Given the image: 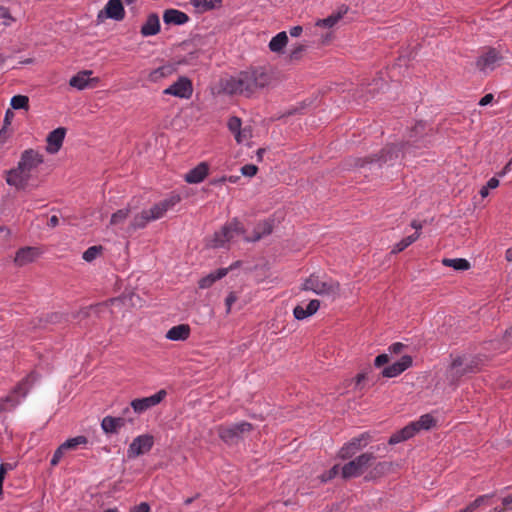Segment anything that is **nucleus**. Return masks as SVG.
<instances>
[{
    "mask_svg": "<svg viewBox=\"0 0 512 512\" xmlns=\"http://www.w3.org/2000/svg\"><path fill=\"white\" fill-rule=\"evenodd\" d=\"M124 18L125 9L122 0H108L105 7L97 14L98 22H103L105 19L122 21Z\"/></svg>",
    "mask_w": 512,
    "mask_h": 512,
    "instance_id": "9d476101",
    "label": "nucleus"
},
{
    "mask_svg": "<svg viewBox=\"0 0 512 512\" xmlns=\"http://www.w3.org/2000/svg\"><path fill=\"white\" fill-rule=\"evenodd\" d=\"M0 467H3V468H4V471H6V473H7L8 471L13 470L14 465H13V464H11V463H2V464L0 465Z\"/></svg>",
    "mask_w": 512,
    "mask_h": 512,
    "instance_id": "0e129e2a",
    "label": "nucleus"
},
{
    "mask_svg": "<svg viewBox=\"0 0 512 512\" xmlns=\"http://www.w3.org/2000/svg\"><path fill=\"white\" fill-rule=\"evenodd\" d=\"M389 361L387 354H380L375 358L374 364L376 367H381Z\"/></svg>",
    "mask_w": 512,
    "mask_h": 512,
    "instance_id": "09e8293b",
    "label": "nucleus"
},
{
    "mask_svg": "<svg viewBox=\"0 0 512 512\" xmlns=\"http://www.w3.org/2000/svg\"><path fill=\"white\" fill-rule=\"evenodd\" d=\"M251 424L248 422H240L220 430V437L225 442H233L246 432L251 430Z\"/></svg>",
    "mask_w": 512,
    "mask_h": 512,
    "instance_id": "2eb2a0df",
    "label": "nucleus"
},
{
    "mask_svg": "<svg viewBox=\"0 0 512 512\" xmlns=\"http://www.w3.org/2000/svg\"><path fill=\"white\" fill-rule=\"evenodd\" d=\"M6 471H4L3 467H0V495L2 494L3 482L5 479Z\"/></svg>",
    "mask_w": 512,
    "mask_h": 512,
    "instance_id": "13d9d810",
    "label": "nucleus"
},
{
    "mask_svg": "<svg viewBox=\"0 0 512 512\" xmlns=\"http://www.w3.org/2000/svg\"><path fill=\"white\" fill-rule=\"evenodd\" d=\"M13 117H14L13 111L11 109L6 110L5 116H4V127L5 128L11 124Z\"/></svg>",
    "mask_w": 512,
    "mask_h": 512,
    "instance_id": "3c124183",
    "label": "nucleus"
},
{
    "mask_svg": "<svg viewBox=\"0 0 512 512\" xmlns=\"http://www.w3.org/2000/svg\"><path fill=\"white\" fill-rule=\"evenodd\" d=\"M2 233L5 234L6 237H9L11 232H10V230L7 227L0 226V235Z\"/></svg>",
    "mask_w": 512,
    "mask_h": 512,
    "instance_id": "774afa93",
    "label": "nucleus"
},
{
    "mask_svg": "<svg viewBox=\"0 0 512 512\" xmlns=\"http://www.w3.org/2000/svg\"><path fill=\"white\" fill-rule=\"evenodd\" d=\"M303 31V28L301 26H294L289 30V34L292 37H299Z\"/></svg>",
    "mask_w": 512,
    "mask_h": 512,
    "instance_id": "603ef678",
    "label": "nucleus"
},
{
    "mask_svg": "<svg viewBox=\"0 0 512 512\" xmlns=\"http://www.w3.org/2000/svg\"><path fill=\"white\" fill-rule=\"evenodd\" d=\"M42 254V251L37 247H23L20 248L15 255L14 263L17 266H25L27 264H30L34 262L40 255Z\"/></svg>",
    "mask_w": 512,
    "mask_h": 512,
    "instance_id": "f3484780",
    "label": "nucleus"
},
{
    "mask_svg": "<svg viewBox=\"0 0 512 512\" xmlns=\"http://www.w3.org/2000/svg\"><path fill=\"white\" fill-rule=\"evenodd\" d=\"M480 359L470 355H463L453 360L451 374L461 376L466 373L475 372L479 369Z\"/></svg>",
    "mask_w": 512,
    "mask_h": 512,
    "instance_id": "6e6552de",
    "label": "nucleus"
},
{
    "mask_svg": "<svg viewBox=\"0 0 512 512\" xmlns=\"http://www.w3.org/2000/svg\"><path fill=\"white\" fill-rule=\"evenodd\" d=\"M166 24L183 25L188 22L189 17L182 11L176 9H168L163 15Z\"/></svg>",
    "mask_w": 512,
    "mask_h": 512,
    "instance_id": "c756f323",
    "label": "nucleus"
},
{
    "mask_svg": "<svg viewBox=\"0 0 512 512\" xmlns=\"http://www.w3.org/2000/svg\"><path fill=\"white\" fill-rule=\"evenodd\" d=\"M160 31V20L157 14L151 13L141 27L143 37L154 36Z\"/></svg>",
    "mask_w": 512,
    "mask_h": 512,
    "instance_id": "a878e982",
    "label": "nucleus"
},
{
    "mask_svg": "<svg viewBox=\"0 0 512 512\" xmlns=\"http://www.w3.org/2000/svg\"><path fill=\"white\" fill-rule=\"evenodd\" d=\"M419 431L431 429L436 421L431 414L422 415L417 421H415Z\"/></svg>",
    "mask_w": 512,
    "mask_h": 512,
    "instance_id": "4c0bfd02",
    "label": "nucleus"
},
{
    "mask_svg": "<svg viewBox=\"0 0 512 512\" xmlns=\"http://www.w3.org/2000/svg\"><path fill=\"white\" fill-rule=\"evenodd\" d=\"M66 135V129L59 127L51 131L47 136L46 151L50 154L57 153L64 141Z\"/></svg>",
    "mask_w": 512,
    "mask_h": 512,
    "instance_id": "6ab92c4d",
    "label": "nucleus"
},
{
    "mask_svg": "<svg viewBox=\"0 0 512 512\" xmlns=\"http://www.w3.org/2000/svg\"><path fill=\"white\" fill-rule=\"evenodd\" d=\"M412 364V358L408 355L401 357L400 360L384 368L382 374L387 378H393L400 375Z\"/></svg>",
    "mask_w": 512,
    "mask_h": 512,
    "instance_id": "aec40b11",
    "label": "nucleus"
},
{
    "mask_svg": "<svg viewBox=\"0 0 512 512\" xmlns=\"http://www.w3.org/2000/svg\"><path fill=\"white\" fill-rule=\"evenodd\" d=\"M304 49V46L303 45H298L297 47H295L292 52H291V57H296L299 53H301Z\"/></svg>",
    "mask_w": 512,
    "mask_h": 512,
    "instance_id": "052dcab7",
    "label": "nucleus"
},
{
    "mask_svg": "<svg viewBox=\"0 0 512 512\" xmlns=\"http://www.w3.org/2000/svg\"><path fill=\"white\" fill-rule=\"evenodd\" d=\"M492 100H493V95L492 94H486L479 101V105L480 106H486V105L490 104L492 102Z\"/></svg>",
    "mask_w": 512,
    "mask_h": 512,
    "instance_id": "864d4df0",
    "label": "nucleus"
},
{
    "mask_svg": "<svg viewBox=\"0 0 512 512\" xmlns=\"http://www.w3.org/2000/svg\"><path fill=\"white\" fill-rule=\"evenodd\" d=\"M231 268H232V266L230 267V269ZM228 271H229V268H220L217 271L208 274L207 276L203 277L199 281V287L201 289H206V288L211 287L215 281L225 277L227 275Z\"/></svg>",
    "mask_w": 512,
    "mask_h": 512,
    "instance_id": "2f4dec72",
    "label": "nucleus"
},
{
    "mask_svg": "<svg viewBox=\"0 0 512 512\" xmlns=\"http://www.w3.org/2000/svg\"><path fill=\"white\" fill-rule=\"evenodd\" d=\"M88 443V439L85 436H76L73 438L67 439L65 442H63L62 448L65 449V451L73 450L78 448L79 446H86Z\"/></svg>",
    "mask_w": 512,
    "mask_h": 512,
    "instance_id": "f704fd0d",
    "label": "nucleus"
},
{
    "mask_svg": "<svg viewBox=\"0 0 512 512\" xmlns=\"http://www.w3.org/2000/svg\"><path fill=\"white\" fill-rule=\"evenodd\" d=\"M237 300V297L234 293H229V295L226 297L225 305H226V312L229 313L231 311V307L233 303H235Z\"/></svg>",
    "mask_w": 512,
    "mask_h": 512,
    "instance_id": "de8ad7c7",
    "label": "nucleus"
},
{
    "mask_svg": "<svg viewBox=\"0 0 512 512\" xmlns=\"http://www.w3.org/2000/svg\"><path fill=\"white\" fill-rule=\"evenodd\" d=\"M15 21L10 10L5 6H0V26L10 27Z\"/></svg>",
    "mask_w": 512,
    "mask_h": 512,
    "instance_id": "58836bf2",
    "label": "nucleus"
},
{
    "mask_svg": "<svg viewBox=\"0 0 512 512\" xmlns=\"http://www.w3.org/2000/svg\"><path fill=\"white\" fill-rule=\"evenodd\" d=\"M191 328L188 324H179L171 327L165 334L170 341H185L189 338Z\"/></svg>",
    "mask_w": 512,
    "mask_h": 512,
    "instance_id": "5701e85b",
    "label": "nucleus"
},
{
    "mask_svg": "<svg viewBox=\"0 0 512 512\" xmlns=\"http://www.w3.org/2000/svg\"><path fill=\"white\" fill-rule=\"evenodd\" d=\"M486 186L490 189H495L499 186V180L496 177H492L488 180Z\"/></svg>",
    "mask_w": 512,
    "mask_h": 512,
    "instance_id": "5fc2aeb1",
    "label": "nucleus"
},
{
    "mask_svg": "<svg viewBox=\"0 0 512 512\" xmlns=\"http://www.w3.org/2000/svg\"><path fill=\"white\" fill-rule=\"evenodd\" d=\"M58 224H59L58 217L56 215L51 216L49 221H48V225L50 227H56Z\"/></svg>",
    "mask_w": 512,
    "mask_h": 512,
    "instance_id": "bf43d9fd",
    "label": "nucleus"
},
{
    "mask_svg": "<svg viewBox=\"0 0 512 512\" xmlns=\"http://www.w3.org/2000/svg\"><path fill=\"white\" fill-rule=\"evenodd\" d=\"M10 105L14 110H27L29 108V98L25 95H15L11 98Z\"/></svg>",
    "mask_w": 512,
    "mask_h": 512,
    "instance_id": "e433bc0d",
    "label": "nucleus"
},
{
    "mask_svg": "<svg viewBox=\"0 0 512 512\" xmlns=\"http://www.w3.org/2000/svg\"><path fill=\"white\" fill-rule=\"evenodd\" d=\"M442 264L457 271H466L471 267L469 261L464 258H444Z\"/></svg>",
    "mask_w": 512,
    "mask_h": 512,
    "instance_id": "72a5a7b5",
    "label": "nucleus"
},
{
    "mask_svg": "<svg viewBox=\"0 0 512 512\" xmlns=\"http://www.w3.org/2000/svg\"><path fill=\"white\" fill-rule=\"evenodd\" d=\"M154 438L150 434H142L133 439L127 450L128 458H136L151 450Z\"/></svg>",
    "mask_w": 512,
    "mask_h": 512,
    "instance_id": "9b49d317",
    "label": "nucleus"
},
{
    "mask_svg": "<svg viewBox=\"0 0 512 512\" xmlns=\"http://www.w3.org/2000/svg\"><path fill=\"white\" fill-rule=\"evenodd\" d=\"M209 165L206 162L199 163L196 167L189 170L184 179L189 184L201 183L208 175Z\"/></svg>",
    "mask_w": 512,
    "mask_h": 512,
    "instance_id": "4be33fe9",
    "label": "nucleus"
},
{
    "mask_svg": "<svg viewBox=\"0 0 512 512\" xmlns=\"http://www.w3.org/2000/svg\"><path fill=\"white\" fill-rule=\"evenodd\" d=\"M163 94L171 95L180 99H189L193 94V85L191 80L186 76H181L163 90Z\"/></svg>",
    "mask_w": 512,
    "mask_h": 512,
    "instance_id": "1a4fd4ad",
    "label": "nucleus"
},
{
    "mask_svg": "<svg viewBox=\"0 0 512 512\" xmlns=\"http://www.w3.org/2000/svg\"><path fill=\"white\" fill-rule=\"evenodd\" d=\"M190 4L194 7L196 12L205 13L221 8L222 0H190Z\"/></svg>",
    "mask_w": 512,
    "mask_h": 512,
    "instance_id": "7c9ffc66",
    "label": "nucleus"
},
{
    "mask_svg": "<svg viewBox=\"0 0 512 512\" xmlns=\"http://www.w3.org/2000/svg\"><path fill=\"white\" fill-rule=\"evenodd\" d=\"M125 425L122 417L106 416L102 419L101 428L106 434L117 433Z\"/></svg>",
    "mask_w": 512,
    "mask_h": 512,
    "instance_id": "c85d7f7f",
    "label": "nucleus"
},
{
    "mask_svg": "<svg viewBox=\"0 0 512 512\" xmlns=\"http://www.w3.org/2000/svg\"><path fill=\"white\" fill-rule=\"evenodd\" d=\"M373 458L374 457L372 454L364 453L355 458L354 460H351L350 462L346 463L341 468L342 477L347 479L360 476L364 472V470L370 465Z\"/></svg>",
    "mask_w": 512,
    "mask_h": 512,
    "instance_id": "0eeeda50",
    "label": "nucleus"
},
{
    "mask_svg": "<svg viewBox=\"0 0 512 512\" xmlns=\"http://www.w3.org/2000/svg\"><path fill=\"white\" fill-rule=\"evenodd\" d=\"M500 56L498 52L490 48L477 60V67L484 73L494 70L499 64Z\"/></svg>",
    "mask_w": 512,
    "mask_h": 512,
    "instance_id": "dca6fc26",
    "label": "nucleus"
},
{
    "mask_svg": "<svg viewBox=\"0 0 512 512\" xmlns=\"http://www.w3.org/2000/svg\"><path fill=\"white\" fill-rule=\"evenodd\" d=\"M178 68L177 63L167 62L163 65L152 69L148 74V80L150 82H159L165 78H168L172 76L174 73H176Z\"/></svg>",
    "mask_w": 512,
    "mask_h": 512,
    "instance_id": "a211bd4d",
    "label": "nucleus"
},
{
    "mask_svg": "<svg viewBox=\"0 0 512 512\" xmlns=\"http://www.w3.org/2000/svg\"><path fill=\"white\" fill-rule=\"evenodd\" d=\"M502 503H503L504 506H507V507L512 505V494L504 497L503 500H502Z\"/></svg>",
    "mask_w": 512,
    "mask_h": 512,
    "instance_id": "e2e57ef3",
    "label": "nucleus"
},
{
    "mask_svg": "<svg viewBox=\"0 0 512 512\" xmlns=\"http://www.w3.org/2000/svg\"><path fill=\"white\" fill-rule=\"evenodd\" d=\"M228 128L235 136L241 129V120L238 117H231L228 121Z\"/></svg>",
    "mask_w": 512,
    "mask_h": 512,
    "instance_id": "79ce46f5",
    "label": "nucleus"
},
{
    "mask_svg": "<svg viewBox=\"0 0 512 512\" xmlns=\"http://www.w3.org/2000/svg\"><path fill=\"white\" fill-rule=\"evenodd\" d=\"M92 71L90 70H84L79 73H77L75 76H73L69 84L71 87L76 88L77 90H84L90 86H92V83H97L98 78H91Z\"/></svg>",
    "mask_w": 512,
    "mask_h": 512,
    "instance_id": "412c9836",
    "label": "nucleus"
},
{
    "mask_svg": "<svg viewBox=\"0 0 512 512\" xmlns=\"http://www.w3.org/2000/svg\"><path fill=\"white\" fill-rule=\"evenodd\" d=\"M251 138V131L247 128H241L235 135V139L239 144H244L248 142Z\"/></svg>",
    "mask_w": 512,
    "mask_h": 512,
    "instance_id": "a19ab883",
    "label": "nucleus"
},
{
    "mask_svg": "<svg viewBox=\"0 0 512 512\" xmlns=\"http://www.w3.org/2000/svg\"><path fill=\"white\" fill-rule=\"evenodd\" d=\"M272 227L270 223L264 221L258 224L255 234L252 237L246 236L242 225L236 220H232L225 225L220 231L216 232L212 240L213 247H223L226 243L234 241L236 238L243 236L247 242L257 241L262 236L271 233Z\"/></svg>",
    "mask_w": 512,
    "mask_h": 512,
    "instance_id": "7ed1b4c3",
    "label": "nucleus"
},
{
    "mask_svg": "<svg viewBox=\"0 0 512 512\" xmlns=\"http://www.w3.org/2000/svg\"><path fill=\"white\" fill-rule=\"evenodd\" d=\"M270 76L263 69H251L240 72L222 81V89L228 94H240L250 97L269 84Z\"/></svg>",
    "mask_w": 512,
    "mask_h": 512,
    "instance_id": "f257e3e1",
    "label": "nucleus"
},
{
    "mask_svg": "<svg viewBox=\"0 0 512 512\" xmlns=\"http://www.w3.org/2000/svg\"><path fill=\"white\" fill-rule=\"evenodd\" d=\"M181 201V197L177 193H171L165 199L159 201L158 203L167 213L171 209H173L179 202Z\"/></svg>",
    "mask_w": 512,
    "mask_h": 512,
    "instance_id": "c9c22d12",
    "label": "nucleus"
},
{
    "mask_svg": "<svg viewBox=\"0 0 512 512\" xmlns=\"http://www.w3.org/2000/svg\"><path fill=\"white\" fill-rule=\"evenodd\" d=\"M166 212L159 203L154 204L150 209L142 210L134 214V227H145L149 222L161 219Z\"/></svg>",
    "mask_w": 512,
    "mask_h": 512,
    "instance_id": "f8f14e48",
    "label": "nucleus"
},
{
    "mask_svg": "<svg viewBox=\"0 0 512 512\" xmlns=\"http://www.w3.org/2000/svg\"><path fill=\"white\" fill-rule=\"evenodd\" d=\"M257 170L258 168L255 165L247 164L241 168V173L243 176L252 177L257 173Z\"/></svg>",
    "mask_w": 512,
    "mask_h": 512,
    "instance_id": "c03bdc74",
    "label": "nucleus"
},
{
    "mask_svg": "<svg viewBox=\"0 0 512 512\" xmlns=\"http://www.w3.org/2000/svg\"><path fill=\"white\" fill-rule=\"evenodd\" d=\"M6 139V129L3 127L0 131V144H3Z\"/></svg>",
    "mask_w": 512,
    "mask_h": 512,
    "instance_id": "338daca9",
    "label": "nucleus"
},
{
    "mask_svg": "<svg viewBox=\"0 0 512 512\" xmlns=\"http://www.w3.org/2000/svg\"><path fill=\"white\" fill-rule=\"evenodd\" d=\"M37 377L34 373L28 375L24 380H22L11 392V394L7 395L4 399L0 401V411L10 410L15 408L22 399L28 393L29 388L36 381Z\"/></svg>",
    "mask_w": 512,
    "mask_h": 512,
    "instance_id": "39448f33",
    "label": "nucleus"
},
{
    "mask_svg": "<svg viewBox=\"0 0 512 512\" xmlns=\"http://www.w3.org/2000/svg\"><path fill=\"white\" fill-rule=\"evenodd\" d=\"M403 347H404V345H403L402 343L397 342V343L392 344V345L390 346L389 350H390L391 352H393V353H396V354H397V353H400V352H401V350H402V348H403Z\"/></svg>",
    "mask_w": 512,
    "mask_h": 512,
    "instance_id": "6e6d98bb",
    "label": "nucleus"
},
{
    "mask_svg": "<svg viewBox=\"0 0 512 512\" xmlns=\"http://www.w3.org/2000/svg\"><path fill=\"white\" fill-rule=\"evenodd\" d=\"M488 194H489V188L485 185V186H483V187L481 188V190H480V195H481L483 198H485V197H487V196H488Z\"/></svg>",
    "mask_w": 512,
    "mask_h": 512,
    "instance_id": "69168bd1",
    "label": "nucleus"
},
{
    "mask_svg": "<svg viewBox=\"0 0 512 512\" xmlns=\"http://www.w3.org/2000/svg\"><path fill=\"white\" fill-rule=\"evenodd\" d=\"M102 250V246H91L86 251H84L82 258L86 262H92L101 254Z\"/></svg>",
    "mask_w": 512,
    "mask_h": 512,
    "instance_id": "ea45409f",
    "label": "nucleus"
},
{
    "mask_svg": "<svg viewBox=\"0 0 512 512\" xmlns=\"http://www.w3.org/2000/svg\"><path fill=\"white\" fill-rule=\"evenodd\" d=\"M167 393L164 389L159 390L157 393L144 398H137L131 401V407L135 413L141 414L148 409L158 405L165 397Z\"/></svg>",
    "mask_w": 512,
    "mask_h": 512,
    "instance_id": "ddd939ff",
    "label": "nucleus"
},
{
    "mask_svg": "<svg viewBox=\"0 0 512 512\" xmlns=\"http://www.w3.org/2000/svg\"><path fill=\"white\" fill-rule=\"evenodd\" d=\"M288 43V36L285 31L279 32L269 42V49L274 53H280L283 51Z\"/></svg>",
    "mask_w": 512,
    "mask_h": 512,
    "instance_id": "473e14b6",
    "label": "nucleus"
},
{
    "mask_svg": "<svg viewBox=\"0 0 512 512\" xmlns=\"http://www.w3.org/2000/svg\"><path fill=\"white\" fill-rule=\"evenodd\" d=\"M319 307L320 302L314 299L311 300L305 307L302 305H297L293 310V314L297 320H304L315 314L318 311Z\"/></svg>",
    "mask_w": 512,
    "mask_h": 512,
    "instance_id": "393cba45",
    "label": "nucleus"
},
{
    "mask_svg": "<svg viewBox=\"0 0 512 512\" xmlns=\"http://www.w3.org/2000/svg\"><path fill=\"white\" fill-rule=\"evenodd\" d=\"M302 288L317 295L337 297L339 295V284L325 276L311 275L302 284Z\"/></svg>",
    "mask_w": 512,
    "mask_h": 512,
    "instance_id": "20e7f679",
    "label": "nucleus"
},
{
    "mask_svg": "<svg viewBox=\"0 0 512 512\" xmlns=\"http://www.w3.org/2000/svg\"><path fill=\"white\" fill-rule=\"evenodd\" d=\"M369 442L367 434H362L359 437L352 439L349 443L345 444L339 451V457L348 459L354 456L358 451L364 448Z\"/></svg>",
    "mask_w": 512,
    "mask_h": 512,
    "instance_id": "4468645a",
    "label": "nucleus"
},
{
    "mask_svg": "<svg viewBox=\"0 0 512 512\" xmlns=\"http://www.w3.org/2000/svg\"><path fill=\"white\" fill-rule=\"evenodd\" d=\"M43 155L34 149H26L21 153L17 166L6 173V182L18 190L24 189L32 177V173L43 163Z\"/></svg>",
    "mask_w": 512,
    "mask_h": 512,
    "instance_id": "f03ea898",
    "label": "nucleus"
},
{
    "mask_svg": "<svg viewBox=\"0 0 512 512\" xmlns=\"http://www.w3.org/2000/svg\"><path fill=\"white\" fill-rule=\"evenodd\" d=\"M419 432V429L414 422L409 423L404 428L399 430L398 432L394 433L389 440L390 444H398L402 441L408 440L412 438L416 433Z\"/></svg>",
    "mask_w": 512,
    "mask_h": 512,
    "instance_id": "b1692460",
    "label": "nucleus"
},
{
    "mask_svg": "<svg viewBox=\"0 0 512 512\" xmlns=\"http://www.w3.org/2000/svg\"><path fill=\"white\" fill-rule=\"evenodd\" d=\"M412 227L416 229V231L403 238L401 241H399L398 243H396L393 248H392V253H399L401 251H403L404 249H406L408 246H410L412 243H414L420 236V233H419V230L422 228V225L417 223L416 221H413L412 222Z\"/></svg>",
    "mask_w": 512,
    "mask_h": 512,
    "instance_id": "cd10ccee",
    "label": "nucleus"
},
{
    "mask_svg": "<svg viewBox=\"0 0 512 512\" xmlns=\"http://www.w3.org/2000/svg\"><path fill=\"white\" fill-rule=\"evenodd\" d=\"M348 8L346 6L340 7L337 11L333 12L331 15L324 19H319L316 21L315 25L323 28H332L334 27L347 13Z\"/></svg>",
    "mask_w": 512,
    "mask_h": 512,
    "instance_id": "bb28decb",
    "label": "nucleus"
},
{
    "mask_svg": "<svg viewBox=\"0 0 512 512\" xmlns=\"http://www.w3.org/2000/svg\"><path fill=\"white\" fill-rule=\"evenodd\" d=\"M65 449L62 448V445H60L56 451L54 452L53 456H52V459H51V465L52 466H56L60 460L62 459L64 453H65Z\"/></svg>",
    "mask_w": 512,
    "mask_h": 512,
    "instance_id": "a18cd8bd",
    "label": "nucleus"
},
{
    "mask_svg": "<svg viewBox=\"0 0 512 512\" xmlns=\"http://www.w3.org/2000/svg\"><path fill=\"white\" fill-rule=\"evenodd\" d=\"M226 179H227V176H223V177H220V178H218V179H213V180L211 181V184H212V185H215V186H216V185H220V184H222V183L226 182V181H227Z\"/></svg>",
    "mask_w": 512,
    "mask_h": 512,
    "instance_id": "680f3d73",
    "label": "nucleus"
},
{
    "mask_svg": "<svg viewBox=\"0 0 512 512\" xmlns=\"http://www.w3.org/2000/svg\"><path fill=\"white\" fill-rule=\"evenodd\" d=\"M512 169V158L509 160V162L505 165L503 170L499 173L500 176H504L507 173H509Z\"/></svg>",
    "mask_w": 512,
    "mask_h": 512,
    "instance_id": "4d7b16f0",
    "label": "nucleus"
},
{
    "mask_svg": "<svg viewBox=\"0 0 512 512\" xmlns=\"http://www.w3.org/2000/svg\"><path fill=\"white\" fill-rule=\"evenodd\" d=\"M133 223L134 215L131 217V209L129 207L119 209L112 214L110 219V227L121 236L129 235L135 230L142 228L134 227Z\"/></svg>",
    "mask_w": 512,
    "mask_h": 512,
    "instance_id": "423d86ee",
    "label": "nucleus"
},
{
    "mask_svg": "<svg viewBox=\"0 0 512 512\" xmlns=\"http://www.w3.org/2000/svg\"><path fill=\"white\" fill-rule=\"evenodd\" d=\"M150 507L146 502H142L136 506H134L130 512H149Z\"/></svg>",
    "mask_w": 512,
    "mask_h": 512,
    "instance_id": "8fccbe9b",
    "label": "nucleus"
},
{
    "mask_svg": "<svg viewBox=\"0 0 512 512\" xmlns=\"http://www.w3.org/2000/svg\"><path fill=\"white\" fill-rule=\"evenodd\" d=\"M398 151L399 150H397L396 147L389 148L385 152V154L381 155L380 161L383 162V163H388L389 161L392 160V156H393L394 153H395V157L398 158Z\"/></svg>",
    "mask_w": 512,
    "mask_h": 512,
    "instance_id": "37998d69",
    "label": "nucleus"
},
{
    "mask_svg": "<svg viewBox=\"0 0 512 512\" xmlns=\"http://www.w3.org/2000/svg\"><path fill=\"white\" fill-rule=\"evenodd\" d=\"M339 471H340V467H339V465H334V466L330 469V471L328 472V474H327V475H323V476H322V481H323V482H326V481H328V480H330V479L334 478V477L339 473Z\"/></svg>",
    "mask_w": 512,
    "mask_h": 512,
    "instance_id": "49530a36",
    "label": "nucleus"
}]
</instances>
